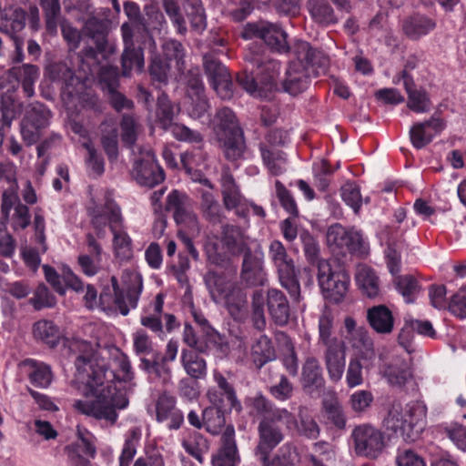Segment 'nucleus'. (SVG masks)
Masks as SVG:
<instances>
[{
  "label": "nucleus",
  "mask_w": 466,
  "mask_h": 466,
  "mask_svg": "<svg viewBox=\"0 0 466 466\" xmlns=\"http://www.w3.org/2000/svg\"><path fill=\"white\" fill-rule=\"evenodd\" d=\"M108 378L117 379L120 381L129 382L133 379L131 364L125 356L118 360V373L113 370H93L86 385L88 391L86 395H93L92 400H76L74 407L83 414L97 420H103L114 425L118 418L117 411L126 409L129 404L127 390L117 387Z\"/></svg>",
  "instance_id": "1"
},
{
  "label": "nucleus",
  "mask_w": 466,
  "mask_h": 466,
  "mask_svg": "<svg viewBox=\"0 0 466 466\" xmlns=\"http://www.w3.org/2000/svg\"><path fill=\"white\" fill-rule=\"evenodd\" d=\"M204 251L208 268L204 275L205 285L215 303H220L226 298L234 286L238 273V265L226 251H221L219 244L216 240H207L204 244Z\"/></svg>",
  "instance_id": "2"
},
{
  "label": "nucleus",
  "mask_w": 466,
  "mask_h": 466,
  "mask_svg": "<svg viewBox=\"0 0 466 466\" xmlns=\"http://www.w3.org/2000/svg\"><path fill=\"white\" fill-rule=\"evenodd\" d=\"M192 315L199 330H196L191 324L186 322L182 341L198 352L208 354L214 350L220 357L225 356L228 351V343L225 338L209 324L202 312L193 311Z\"/></svg>",
  "instance_id": "3"
},
{
  "label": "nucleus",
  "mask_w": 466,
  "mask_h": 466,
  "mask_svg": "<svg viewBox=\"0 0 466 466\" xmlns=\"http://www.w3.org/2000/svg\"><path fill=\"white\" fill-rule=\"evenodd\" d=\"M268 257L277 269L281 286L289 292L294 303H299L302 297L295 263L281 241L275 239L270 242Z\"/></svg>",
  "instance_id": "4"
},
{
  "label": "nucleus",
  "mask_w": 466,
  "mask_h": 466,
  "mask_svg": "<svg viewBox=\"0 0 466 466\" xmlns=\"http://www.w3.org/2000/svg\"><path fill=\"white\" fill-rule=\"evenodd\" d=\"M266 419L260 420L258 425V444L254 449V455L258 461L268 462L267 457L270 456L273 450L279 446L285 438L282 428L278 424L284 422L289 428L290 420Z\"/></svg>",
  "instance_id": "5"
},
{
  "label": "nucleus",
  "mask_w": 466,
  "mask_h": 466,
  "mask_svg": "<svg viewBox=\"0 0 466 466\" xmlns=\"http://www.w3.org/2000/svg\"><path fill=\"white\" fill-rule=\"evenodd\" d=\"M123 51L120 56L121 76L130 78L133 71L142 74L145 71L144 48L134 41L133 28L129 23L120 26Z\"/></svg>",
  "instance_id": "6"
},
{
  "label": "nucleus",
  "mask_w": 466,
  "mask_h": 466,
  "mask_svg": "<svg viewBox=\"0 0 466 466\" xmlns=\"http://www.w3.org/2000/svg\"><path fill=\"white\" fill-rule=\"evenodd\" d=\"M318 280L325 299L336 304L344 299L350 285V275L344 269L332 271L328 261L319 262Z\"/></svg>",
  "instance_id": "7"
},
{
  "label": "nucleus",
  "mask_w": 466,
  "mask_h": 466,
  "mask_svg": "<svg viewBox=\"0 0 466 466\" xmlns=\"http://www.w3.org/2000/svg\"><path fill=\"white\" fill-rule=\"evenodd\" d=\"M327 240L332 251L342 256L351 254L360 257L367 253V245L361 234L355 230H348L339 224L329 228Z\"/></svg>",
  "instance_id": "8"
},
{
  "label": "nucleus",
  "mask_w": 466,
  "mask_h": 466,
  "mask_svg": "<svg viewBox=\"0 0 466 466\" xmlns=\"http://www.w3.org/2000/svg\"><path fill=\"white\" fill-rule=\"evenodd\" d=\"M353 447L358 456L376 459L385 446L383 433L369 423L356 426L351 432Z\"/></svg>",
  "instance_id": "9"
},
{
  "label": "nucleus",
  "mask_w": 466,
  "mask_h": 466,
  "mask_svg": "<svg viewBox=\"0 0 466 466\" xmlns=\"http://www.w3.org/2000/svg\"><path fill=\"white\" fill-rule=\"evenodd\" d=\"M143 289V281L139 274L124 271L122 275V290L114 295L113 305L122 316L128 315L137 307Z\"/></svg>",
  "instance_id": "10"
},
{
  "label": "nucleus",
  "mask_w": 466,
  "mask_h": 466,
  "mask_svg": "<svg viewBox=\"0 0 466 466\" xmlns=\"http://www.w3.org/2000/svg\"><path fill=\"white\" fill-rule=\"evenodd\" d=\"M239 279L246 287L263 286L266 281L264 270V252L258 245L250 248L243 254Z\"/></svg>",
  "instance_id": "11"
},
{
  "label": "nucleus",
  "mask_w": 466,
  "mask_h": 466,
  "mask_svg": "<svg viewBox=\"0 0 466 466\" xmlns=\"http://www.w3.org/2000/svg\"><path fill=\"white\" fill-rule=\"evenodd\" d=\"M245 61L248 63L252 68H256L258 74L262 75L261 85L267 90H277L279 85L280 63L273 58H269L263 51L257 46L250 48L245 55Z\"/></svg>",
  "instance_id": "12"
},
{
  "label": "nucleus",
  "mask_w": 466,
  "mask_h": 466,
  "mask_svg": "<svg viewBox=\"0 0 466 466\" xmlns=\"http://www.w3.org/2000/svg\"><path fill=\"white\" fill-rule=\"evenodd\" d=\"M26 14L21 7H10L2 12V33L5 34L13 42L15 52L12 60L15 63L23 61L24 39L17 33L25 25Z\"/></svg>",
  "instance_id": "13"
},
{
  "label": "nucleus",
  "mask_w": 466,
  "mask_h": 466,
  "mask_svg": "<svg viewBox=\"0 0 466 466\" xmlns=\"http://www.w3.org/2000/svg\"><path fill=\"white\" fill-rule=\"evenodd\" d=\"M311 73L300 61L294 60L288 64L283 76L279 78L277 91L287 93L290 96H298L304 92L309 86Z\"/></svg>",
  "instance_id": "14"
},
{
  "label": "nucleus",
  "mask_w": 466,
  "mask_h": 466,
  "mask_svg": "<svg viewBox=\"0 0 466 466\" xmlns=\"http://www.w3.org/2000/svg\"><path fill=\"white\" fill-rule=\"evenodd\" d=\"M39 77V68L31 64H25L23 66H14L10 68L5 76V83L2 82V89L6 87V91H14L19 85H22L24 92L28 97L34 96V84Z\"/></svg>",
  "instance_id": "15"
},
{
  "label": "nucleus",
  "mask_w": 466,
  "mask_h": 466,
  "mask_svg": "<svg viewBox=\"0 0 466 466\" xmlns=\"http://www.w3.org/2000/svg\"><path fill=\"white\" fill-rule=\"evenodd\" d=\"M133 177L139 185L153 187L164 181L165 173L155 155L147 152L134 163Z\"/></svg>",
  "instance_id": "16"
},
{
  "label": "nucleus",
  "mask_w": 466,
  "mask_h": 466,
  "mask_svg": "<svg viewBox=\"0 0 466 466\" xmlns=\"http://www.w3.org/2000/svg\"><path fill=\"white\" fill-rule=\"evenodd\" d=\"M109 29V22L97 17L88 18L82 29L84 35L94 42L104 59H108L110 56L116 52V46L108 42Z\"/></svg>",
  "instance_id": "17"
},
{
  "label": "nucleus",
  "mask_w": 466,
  "mask_h": 466,
  "mask_svg": "<svg viewBox=\"0 0 466 466\" xmlns=\"http://www.w3.org/2000/svg\"><path fill=\"white\" fill-rule=\"evenodd\" d=\"M301 389L311 398H318L325 389V379L319 361L309 357L302 366Z\"/></svg>",
  "instance_id": "18"
},
{
  "label": "nucleus",
  "mask_w": 466,
  "mask_h": 466,
  "mask_svg": "<svg viewBox=\"0 0 466 466\" xmlns=\"http://www.w3.org/2000/svg\"><path fill=\"white\" fill-rule=\"evenodd\" d=\"M293 53L297 60H300L315 76L325 72L329 65V56L321 50L313 48L308 42L299 40L293 46Z\"/></svg>",
  "instance_id": "19"
},
{
  "label": "nucleus",
  "mask_w": 466,
  "mask_h": 466,
  "mask_svg": "<svg viewBox=\"0 0 466 466\" xmlns=\"http://www.w3.org/2000/svg\"><path fill=\"white\" fill-rule=\"evenodd\" d=\"M9 187L2 194V213H8V210L13 207L15 208L14 217L16 223L21 228H25L30 225V214L28 208L20 203L16 190L18 188L15 178L8 176L5 177Z\"/></svg>",
  "instance_id": "20"
},
{
  "label": "nucleus",
  "mask_w": 466,
  "mask_h": 466,
  "mask_svg": "<svg viewBox=\"0 0 466 466\" xmlns=\"http://www.w3.org/2000/svg\"><path fill=\"white\" fill-rule=\"evenodd\" d=\"M68 351L71 357H74V363L78 376L83 375L85 372H87V369L91 370V373L87 374V379L93 375L94 368V349L89 342L83 340H74L70 341L68 344ZM100 367L96 368L98 370ZM78 380H81V377H78ZM87 381H86V383ZM88 391L87 385L86 384L85 392ZM92 396L89 394L88 396Z\"/></svg>",
  "instance_id": "21"
},
{
  "label": "nucleus",
  "mask_w": 466,
  "mask_h": 466,
  "mask_svg": "<svg viewBox=\"0 0 466 466\" xmlns=\"http://www.w3.org/2000/svg\"><path fill=\"white\" fill-rule=\"evenodd\" d=\"M265 302L273 322L280 327L287 325L290 319L291 309L285 293L278 289H268Z\"/></svg>",
  "instance_id": "22"
},
{
  "label": "nucleus",
  "mask_w": 466,
  "mask_h": 466,
  "mask_svg": "<svg viewBox=\"0 0 466 466\" xmlns=\"http://www.w3.org/2000/svg\"><path fill=\"white\" fill-rule=\"evenodd\" d=\"M123 9L130 21L128 23L132 25L133 35L135 33L137 35L142 45L155 48L156 42L153 35H150L149 24L142 15L139 5L136 2L126 1L123 4Z\"/></svg>",
  "instance_id": "23"
},
{
  "label": "nucleus",
  "mask_w": 466,
  "mask_h": 466,
  "mask_svg": "<svg viewBox=\"0 0 466 466\" xmlns=\"http://www.w3.org/2000/svg\"><path fill=\"white\" fill-rule=\"evenodd\" d=\"M381 373L390 385L399 389L404 388L412 380L410 364L398 356L383 364Z\"/></svg>",
  "instance_id": "24"
},
{
  "label": "nucleus",
  "mask_w": 466,
  "mask_h": 466,
  "mask_svg": "<svg viewBox=\"0 0 466 466\" xmlns=\"http://www.w3.org/2000/svg\"><path fill=\"white\" fill-rule=\"evenodd\" d=\"M208 240H216L221 248L227 250V254L231 256H238L243 254L251 247L248 245L242 238L241 230L238 227L225 224L221 227V233L219 238H208Z\"/></svg>",
  "instance_id": "25"
},
{
  "label": "nucleus",
  "mask_w": 466,
  "mask_h": 466,
  "mask_svg": "<svg viewBox=\"0 0 466 466\" xmlns=\"http://www.w3.org/2000/svg\"><path fill=\"white\" fill-rule=\"evenodd\" d=\"M238 461L235 430L228 425L221 436V447L212 456L211 462L213 466H236Z\"/></svg>",
  "instance_id": "26"
},
{
  "label": "nucleus",
  "mask_w": 466,
  "mask_h": 466,
  "mask_svg": "<svg viewBox=\"0 0 466 466\" xmlns=\"http://www.w3.org/2000/svg\"><path fill=\"white\" fill-rule=\"evenodd\" d=\"M401 79L408 95V108L418 114L429 112L431 101L427 91L423 88H417L412 76L407 74L406 70H402Z\"/></svg>",
  "instance_id": "27"
},
{
  "label": "nucleus",
  "mask_w": 466,
  "mask_h": 466,
  "mask_svg": "<svg viewBox=\"0 0 466 466\" xmlns=\"http://www.w3.org/2000/svg\"><path fill=\"white\" fill-rule=\"evenodd\" d=\"M156 411L157 421L170 420L167 425L170 430L179 429L184 422L183 413L176 407V399L167 393L159 396Z\"/></svg>",
  "instance_id": "28"
},
{
  "label": "nucleus",
  "mask_w": 466,
  "mask_h": 466,
  "mask_svg": "<svg viewBox=\"0 0 466 466\" xmlns=\"http://www.w3.org/2000/svg\"><path fill=\"white\" fill-rule=\"evenodd\" d=\"M221 399L215 393L210 396V405L203 410L204 428L213 435L218 434L226 424L225 414L230 412L221 408Z\"/></svg>",
  "instance_id": "29"
},
{
  "label": "nucleus",
  "mask_w": 466,
  "mask_h": 466,
  "mask_svg": "<svg viewBox=\"0 0 466 466\" xmlns=\"http://www.w3.org/2000/svg\"><path fill=\"white\" fill-rule=\"evenodd\" d=\"M49 78L52 81L62 82V94L73 97L76 93L75 86L79 85L80 81L76 76L75 72L64 62L51 64L47 67Z\"/></svg>",
  "instance_id": "30"
},
{
  "label": "nucleus",
  "mask_w": 466,
  "mask_h": 466,
  "mask_svg": "<svg viewBox=\"0 0 466 466\" xmlns=\"http://www.w3.org/2000/svg\"><path fill=\"white\" fill-rule=\"evenodd\" d=\"M436 27L434 20L422 14H413L402 22V31L411 40H419Z\"/></svg>",
  "instance_id": "31"
},
{
  "label": "nucleus",
  "mask_w": 466,
  "mask_h": 466,
  "mask_svg": "<svg viewBox=\"0 0 466 466\" xmlns=\"http://www.w3.org/2000/svg\"><path fill=\"white\" fill-rule=\"evenodd\" d=\"M290 424L294 425V431L299 437L308 440H317L320 434V428L316 420L308 412L305 406L298 408L297 415L293 414Z\"/></svg>",
  "instance_id": "32"
},
{
  "label": "nucleus",
  "mask_w": 466,
  "mask_h": 466,
  "mask_svg": "<svg viewBox=\"0 0 466 466\" xmlns=\"http://www.w3.org/2000/svg\"><path fill=\"white\" fill-rule=\"evenodd\" d=\"M252 411L261 416L260 420L275 419L289 420L292 419V412L284 408L277 407L271 400H268L261 393L249 399Z\"/></svg>",
  "instance_id": "33"
},
{
  "label": "nucleus",
  "mask_w": 466,
  "mask_h": 466,
  "mask_svg": "<svg viewBox=\"0 0 466 466\" xmlns=\"http://www.w3.org/2000/svg\"><path fill=\"white\" fill-rule=\"evenodd\" d=\"M426 405L422 401H410L405 406V417L408 419L409 440L414 441L425 427Z\"/></svg>",
  "instance_id": "34"
},
{
  "label": "nucleus",
  "mask_w": 466,
  "mask_h": 466,
  "mask_svg": "<svg viewBox=\"0 0 466 466\" xmlns=\"http://www.w3.org/2000/svg\"><path fill=\"white\" fill-rule=\"evenodd\" d=\"M225 157L235 162L245 158L247 145L244 131L218 137Z\"/></svg>",
  "instance_id": "35"
},
{
  "label": "nucleus",
  "mask_w": 466,
  "mask_h": 466,
  "mask_svg": "<svg viewBox=\"0 0 466 466\" xmlns=\"http://www.w3.org/2000/svg\"><path fill=\"white\" fill-rule=\"evenodd\" d=\"M367 319L370 327L378 333L388 334L392 331L393 315L385 305L370 308L367 310Z\"/></svg>",
  "instance_id": "36"
},
{
  "label": "nucleus",
  "mask_w": 466,
  "mask_h": 466,
  "mask_svg": "<svg viewBox=\"0 0 466 466\" xmlns=\"http://www.w3.org/2000/svg\"><path fill=\"white\" fill-rule=\"evenodd\" d=\"M277 354L271 339L261 335L251 347V360L258 370L276 360Z\"/></svg>",
  "instance_id": "37"
},
{
  "label": "nucleus",
  "mask_w": 466,
  "mask_h": 466,
  "mask_svg": "<svg viewBox=\"0 0 466 466\" xmlns=\"http://www.w3.org/2000/svg\"><path fill=\"white\" fill-rule=\"evenodd\" d=\"M195 350L184 349L181 351V363L187 374L195 380L205 378L207 374V362Z\"/></svg>",
  "instance_id": "38"
},
{
  "label": "nucleus",
  "mask_w": 466,
  "mask_h": 466,
  "mask_svg": "<svg viewBox=\"0 0 466 466\" xmlns=\"http://www.w3.org/2000/svg\"><path fill=\"white\" fill-rule=\"evenodd\" d=\"M220 183L225 208L228 210L237 208L241 202L242 195L233 176L229 172L224 171L220 177Z\"/></svg>",
  "instance_id": "39"
},
{
  "label": "nucleus",
  "mask_w": 466,
  "mask_h": 466,
  "mask_svg": "<svg viewBox=\"0 0 466 466\" xmlns=\"http://www.w3.org/2000/svg\"><path fill=\"white\" fill-rule=\"evenodd\" d=\"M217 124L215 127L218 137L242 132L235 113L228 107H222L216 114Z\"/></svg>",
  "instance_id": "40"
},
{
  "label": "nucleus",
  "mask_w": 466,
  "mask_h": 466,
  "mask_svg": "<svg viewBox=\"0 0 466 466\" xmlns=\"http://www.w3.org/2000/svg\"><path fill=\"white\" fill-rule=\"evenodd\" d=\"M287 33L279 26L267 22L265 26L262 40L272 50L279 53H287L289 50V46L287 42Z\"/></svg>",
  "instance_id": "41"
},
{
  "label": "nucleus",
  "mask_w": 466,
  "mask_h": 466,
  "mask_svg": "<svg viewBox=\"0 0 466 466\" xmlns=\"http://www.w3.org/2000/svg\"><path fill=\"white\" fill-rule=\"evenodd\" d=\"M267 461V463L259 461L261 466H296L299 461V453L295 444L287 442L279 448L272 460L268 456Z\"/></svg>",
  "instance_id": "42"
},
{
  "label": "nucleus",
  "mask_w": 466,
  "mask_h": 466,
  "mask_svg": "<svg viewBox=\"0 0 466 466\" xmlns=\"http://www.w3.org/2000/svg\"><path fill=\"white\" fill-rule=\"evenodd\" d=\"M200 209L203 217L209 223H220L224 218L222 208L211 192H201Z\"/></svg>",
  "instance_id": "43"
},
{
  "label": "nucleus",
  "mask_w": 466,
  "mask_h": 466,
  "mask_svg": "<svg viewBox=\"0 0 466 466\" xmlns=\"http://www.w3.org/2000/svg\"><path fill=\"white\" fill-rule=\"evenodd\" d=\"M23 365L30 369L29 380L36 387L46 388L52 380V372L49 366L32 359H26Z\"/></svg>",
  "instance_id": "44"
},
{
  "label": "nucleus",
  "mask_w": 466,
  "mask_h": 466,
  "mask_svg": "<svg viewBox=\"0 0 466 466\" xmlns=\"http://www.w3.org/2000/svg\"><path fill=\"white\" fill-rule=\"evenodd\" d=\"M259 150L263 163L274 176H279L285 171L286 156L279 149H269L266 145L260 144Z\"/></svg>",
  "instance_id": "45"
},
{
  "label": "nucleus",
  "mask_w": 466,
  "mask_h": 466,
  "mask_svg": "<svg viewBox=\"0 0 466 466\" xmlns=\"http://www.w3.org/2000/svg\"><path fill=\"white\" fill-rule=\"evenodd\" d=\"M387 430L409 440L408 419L401 413L400 405L393 404L383 420Z\"/></svg>",
  "instance_id": "46"
},
{
  "label": "nucleus",
  "mask_w": 466,
  "mask_h": 466,
  "mask_svg": "<svg viewBox=\"0 0 466 466\" xmlns=\"http://www.w3.org/2000/svg\"><path fill=\"white\" fill-rule=\"evenodd\" d=\"M254 69L255 68H252V66L247 63L245 69L237 74L236 80L238 84L250 96L254 97H262L265 96V91L267 89L263 85H258L254 75Z\"/></svg>",
  "instance_id": "47"
},
{
  "label": "nucleus",
  "mask_w": 466,
  "mask_h": 466,
  "mask_svg": "<svg viewBox=\"0 0 466 466\" xmlns=\"http://www.w3.org/2000/svg\"><path fill=\"white\" fill-rule=\"evenodd\" d=\"M39 5L44 13L46 31L51 35L56 34L61 17L60 0H40Z\"/></svg>",
  "instance_id": "48"
},
{
  "label": "nucleus",
  "mask_w": 466,
  "mask_h": 466,
  "mask_svg": "<svg viewBox=\"0 0 466 466\" xmlns=\"http://www.w3.org/2000/svg\"><path fill=\"white\" fill-rule=\"evenodd\" d=\"M34 336L49 347H55L60 339L58 328L50 320L42 319L35 323L33 329Z\"/></svg>",
  "instance_id": "49"
},
{
  "label": "nucleus",
  "mask_w": 466,
  "mask_h": 466,
  "mask_svg": "<svg viewBox=\"0 0 466 466\" xmlns=\"http://www.w3.org/2000/svg\"><path fill=\"white\" fill-rule=\"evenodd\" d=\"M175 106L166 93H161L157 102V119L159 126L167 130L174 123Z\"/></svg>",
  "instance_id": "50"
},
{
  "label": "nucleus",
  "mask_w": 466,
  "mask_h": 466,
  "mask_svg": "<svg viewBox=\"0 0 466 466\" xmlns=\"http://www.w3.org/2000/svg\"><path fill=\"white\" fill-rule=\"evenodd\" d=\"M356 279L369 298H374L379 294V279L372 268L361 267L356 275Z\"/></svg>",
  "instance_id": "51"
},
{
  "label": "nucleus",
  "mask_w": 466,
  "mask_h": 466,
  "mask_svg": "<svg viewBox=\"0 0 466 466\" xmlns=\"http://www.w3.org/2000/svg\"><path fill=\"white\" fill-rule=\"evenodd\" d=\"M170 69L171 66L169 62L164 59L160 55L154 54L150 57L148 73L154 82L159 85H167Z\"/></svg>",
  "instance_id": "52"
},
{
  "label": "nucleus",
  "mask_w": 466,
  "mask_h": 466,
  "mask_svg": "<svg viewBox=\"0 0 466 466\" xmlns=\"http://www.w3.org/2000/svg\"><path fill=\"white\" fill-rule=\"evenodd\" d=\"M121 140L128 148L135 146L137 140L139 124L131 114H124L120 120Z\"/></svg>",
  "instance_id": "53"
},
{
  "label": "nucleus",
  "mask_w": 466,
  "mask_h": 466,
  "mask_svg": "<svg viewBox=\"0 0 466 466\" xmlns=\"http://www.w3.org/2000/svg\"><path fill=\"white\" fill-rule=\"evenodd\" d=\"M397 290L402 295L407 303H412L420 287L417 279L411 275L396 277L394 280Z\"/></svg>",
  "instance_id": "54"
},
{
  "label": "nucleus",
  "mask_w": 466,
  "mask_h": 466,
  "mask_svg": "<svg viewBox=\"0 0 466 466\" xmlns=\"http://www.w3.org/2000/svg\"><path fill=\"white\" fill-rule=\"evenodd\" d=\"M309 12L317 23L322 25L337 23L332 7L325 1L314 0L309 2Z\"/></svg>",
  "instance_id": "55"
},
{
  "label": "nucleus",
  "mask_w": 466,
  "mask_h": 466,
  "mask_svg": "<svg viewBox=\"0 0 466 466\" xmlns=\"http://www.w3.org/2000/svg\"><path fill=\"white\" fill-rule=\"evenodd\" d=\"M299 239L307 260L312 265L316 264L319 268V263L324 261L319 258L320 247L319 242L308 230H302L299 233Z\"/></svg>",
  "instance_id": "56"
},
{
  "label": "nucleus",
  "mask_w": 466,
  "mask_h": 466,
  "mask_svg": "<svg viewBox=\"0 0 466 466\" xmlns=\"http://www.w3.org/2000/svg\"><path fill=\"white\" fill-rule=\"evenodd\" d=\"M101 144L109 160L118 156V131L116 127L106 125L101 130Z\"/></svg>",
  "instance_id": "57"
},
{
  "label": "nucleus",
  "mask_w": 466,
  "mask_h": 466,
  "mask_svg": "<svg viewBox=\"0 0 466 466\" xmlns=\"http://www.w3.org/2000/svg\"><path fill=\"white\" fill-rule=\"evenodd\" d=\"M50 111L42 103H35L26 110L24 121L40 129L48 126Z\"/></svg>",
  "instance_id": "58"
},
{
  "label": "nucleus",
  "mask_w": 466,
  "mask_h": 466,
  "mask_svg": "<svg viewBox=\"0 0 466 466\" xmlns=\"http://www.w3.org/2000/svg\"><path fill=\"white\" fill-rule=\"evenodd\" d=\"M164 59L167 62L175 61L176 66L181 70L184 66L185 49L183 45L175 39H167L162 45Z\"/></svg>",
  "instance_id": "59"
},
{
  "label": "nucleus",
  "mask_w": 466,
  "mask_h": 466,
  "mask_svg": "<svg viewBox=\"0 0 466 466\" xmlns=\"http://www.w3.org/2000/svg\"><path fill=\"white\" fill-rule=\"evenodd\" d=\"M121 71L116 66H105L99 70L98 77L102 89L108 93L119 87Z\"/></svg>",
  "instance_id": "60"
},
{
  "label": "nucleus",
  "mask_w": 466,
  "mask_h": 466,
  "mask_svg": "<svg viewBox=\"0 0 466 466\" xmlns=\"http://www.w3.org/2000/svg\"><path fill=\"white\" fill-rule=\"evenodd\" d=\"M323 408L327 419L339 430H344L347 417L340 402L337 400H326L323 402Z\"/></svg>",
  "instance_id": "61"
},
{
  "label": "nucleus",
  "mask_w": 466,
  "mask_h": 466,
  "mask_svg": "<svg viewBox=\"0 0 466 466\" xmlns=\"http://www.w3.org/2000/svg\"><path fill=\"white\" fill-rule=\"evenodd\" d=\"M203 66L210 83L221 77H228L229 74L227 67L213 54L204 55Z\"/></svg>",
  "instance_id": "62"
},
{
  "label": "nucleus",
  "mask_w": 466,
  "mask_h": 466,
  "mask_svg": "<svg viewBox=\"0 0 466 466\" xmlns=\"http://www.w3.org/2000/svg\"><path fill=\"white\" fill-rule=\"evenodd\" d=\"M193 31L201 34L207 27V16L200 0H194L187 14Z\"/></svg>",
  "instance_id": "63"
},
{
  "label": "nucleus",
  "mask_w": 466,
  "mask_h": 466,
  "mask_svg": "<svg viewBox=\"0 0 466 466\" xmlns=\"http://www.w3.org/2000/svg\"><path fill=\"white\" fill-rule=\"evenodd\" d=\"M434 138V134L427 130L422 122L415 123L410 129V139L416 149H421L429 145Z\"/></svg>",
  "instance_id": "64"
}]
</instances>
